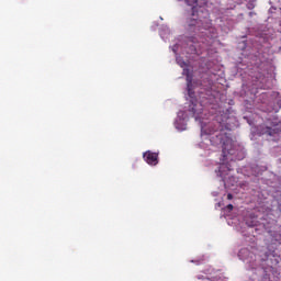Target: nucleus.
Listing matches in <instances>:
<instances>
[{
    "instance_id": "1",
    "label": "nucleus",
    "mask_w": 281,
    "mask_h": 281,
    "mask_svg": "<svg viewBox=\"0 0 281 281\" xmlns=\"http://www.w3.org/2000/svg\"><path fill=\"white\" fill-rule=\"evenodd\" d=\"M209 142L212 146L222 148V159L218 167V170H215L217 177H221L223 183H225L229 172H232V165L229 161H243L246 157L245 147L238 145L229 137L225 131H220L213 134Z\"/></svg>"
},
{
    "instance_id": "2",
    "label": "nucleus",
    "mask_w": 281,
    "mask_h": 281,
    "mask_svg": "<svg viewBox=\"0 0 281 281\" xmlns=\"http://www.w3.org/2000/svg\"><path fill=\"white\" fill-rule=\"evenodd\" d=\"M198 1L199 0H186V3L192 8V16H193V21H195L196 25H199L200 23H203V20L201 19V14H203V12H204V14H205L204 27L207 29L212 25V22H210V19H207V16H210V13H207V10H205V9L196 8Z\"/></svg>"
},
{
    "instance_id": "3",
    "label": "nucleus",
    "mask_w": 281,
    "mask_h": 281,
    "mask_svg": "<svg viewBox=\"0 0 281 281\" xmlns=\"http://www.w3.org/2000/svg\"><path fill=\"white\" fill-rule=\"evenodd\" d=\"M261 134L271 137L270 139L272 142H279L281 138V122H279L278 119H274L270 125L262 127Z\"/></svg>"
},
{
    "instance_id": "4",
    "label": "nucleus",
    "mask_w": 281,
    "mask_h": 281,
    "mask_svg": "<svg viewBox=\"0 0 281 281\" xmlns=\"http://www.w3.org/2000/svg\"><path fill=\"white\" fill-rule=\"evenodd\" d=\"M238 258L246 263L247 269H256L258 267L256 252L249 250V248H241L238 252Z\"/></svg>"
},
{
    "instance_id": "5",
    "label": "nucleus",
    "mask_w": 281,
    "mask_h": 281,
    "mask_svg": "<svg viewBox=\"0 0 281 281\" xmlns=\"http://www.w3.org/2000/svg\"><path fill=\"white\" fill-rule=\"evenodd\" d=\"M143 157L149 166H157V164H159V154L157 153L148 150L144 153Z\"/></svg>"
},
{
    "instance_id": "6",
    "label": "nucleus",
    "mask_w": 281,
    "mask_h": 281,
    "mask_svg": "<svg viewBox=\"0 0 281 281\" xmlns=\"http://www.w3.org/2000/svg\"><path fill=\"white\" fill-rule=\"evenodd\" d=\"M183 76H187V90L189 98L194 100V91H192V74L190 72V69H183Z\"/></svg>"
},
{
    "instance_id": "7",
    "label": "nucleus",
    "mask_w": 281,
    "mask_h": 281,
    "mask_svg": "<svg viewBox=\"0 0 281 281\" xmlns=\"http://www.w3.org/2000/svg\"><path fill=\"white\" fill-rule=\"evenodd\" d=\"M259 227H262L266 232L270 234V236H276L273 228L276 227V222L272 220L271 222H262L259 224Z\"/></svg>"
},
{
    "instance_id": "8",
    "label": "nucleus",
    "mask_w": 281,
    "mask_h": 281,
    "mask_svg": "<svg viewBox=\"0 0 281 281\" xmlns=\"http://www.w3.org/2000/svg\"><path fill=\"white\" fill-rule=\"evenodd\" d=\"M245 225L247 227H258V217L256 215H249L244 218Z\"/></svg>"
},
{
    "instance_id": "9",
    "label": "nucleus",
    "mask_w": 281,
    "mask_h": 281,
    "mask_svg": "<svg viewBox=\"0 0 281 281\" xmlns=\"http://www.w3.org/2000/svg\"><path fill=\"white\" fill-rule=\"evenodd\" d=\"M205 259L201 258V259H194V260H191V262H193L194 265H203Z\"/></svg>"
},
{
    "instance_id": "10",
    "label": "nucleus",
    "mask_w": 281,
    "mask_h": 281,
    "mask_svg": "<svg viewBox=\"0 0 281 281\" xmlns=\"http://www.w3.org/2000/svg\"><path fill=\"white\" fill-rule=\"evenodd\" d=\"M198 280H206V281H212V279L204 277V276H198Z\"/></svg>"
},
{
    "instance_id": "11",
    "label": "nucleus",
    "mask_w": 281,
    "mask_h": 281,
    "mask_svg": "<svg viewBox=\"0 0 281 281\" xmlns=\"http://www.w3.org/2000/svg\"><path fill=\"white\" fill-rule=\"evenodd\" d=\"M177 131H186V123H183L181 126H177Z\"/></svg>"
},
{
    "instance_id": "12",
    "label": "nucleus",
    "mask_w": 281,
    "mask_h": 281,
    "mask_svg": "<svg viewBox=\"0 0 281 281\" xmlns=\"http://www.w3.org/2000/svg\"><path fill=\"white\" fill-rule=\"evenodd\" d=\"M247 8H248V10H254V8H256V5L254 3H248Z\"/></svg>"
},
{
    "instance_id": "13",
    "label": "nucleus",
    "mask_w": 281,
    "mask_h": 281,
    "mask_svg": "<svg viewBox=\"0 0 281 281\" xmlns=\"http://www.w3.org/2000/svg\"><path fill=\"white\" fill-rule=\"evenodd\" d=\"M226 210H227L228 212H232V210H234V205L228 204V205L226 206Z\"/></svg>"
},
{
    "instance_id": "14",
    "label": "nucleus",
    "mask_w": 281,
    "mask_h": 281,
    "mask_svg": "<svg viewBox=\"0 0 281 281\" xmlns=\"http://www.w3.org/2000/svg\"><path fill=\"white\" fill-rule=\"evenodd\" d=\"M171 50H172L173 54L177 56V45H173V46L171 47Z\"/></svg>"
},
{
    "instance_id": "15",
    "label": "nucleus",
    "mask_w": 281,
    "mask_h": 281,
    "mask_svg": "<svg viewBox=\"0 0 281 281\" xmlns=\"http://www.w3.org/2000/svg\"><path fill=\"white\" fill-rule=\"evenodd\" d=\"M277 202H278V210H280V212H281V198L278 199Z\"/></svg>"
},
{
    "instance_id": "16",
    "label": "nucleus",
    "mask_w": 281,
    "mask_h": 281,
    "mask_svg": "<svg viewBox=\"0 0 281 281\" xmlns=\"http://www.w3.org/2000/svg\"><path fill=\"white\" fill-rule=\"evenodd\" d=\"M227 199H228V201H232V199H234V195H232V193H228Z\"/></svg>"
},
{
    "instance_id": "17",
    "label": "nucleus",
    "mask_w": 281,
    "mask_h": 281,
    "mask_svg": "<svg viewBox=\"0 0 281 281\" xmlns=\"http://www.w3.org/2000/svg\"><path fill=\"white\" fill-rule=\"evenodd\" d=\"M248 15L251 18V16H256V12L251 11L248 13Z\"/></svg>"
},
{
    "instance_id": "18",
    "label": "nucleus",
    "mask_w": 281,
    "mask_h": 281,
    "mask_svg": "<svg viewBox=\"0 0 281 281\" xmlns=\"http://www.w3.org/2000/svg\"><path fill=\"white\" fill-rule=\"evenodd\" d=\"M221 205H222V203L218 202V203L215 204V207H221Z\"/></svg>"
},
{
    "instance_id": "19",
    "label": "nucleus",
    "mask_w": 281,
    "mask_h": 281,
    "mask_svg": "<svg viewBox=\"0 0 281 281\" xmlns=\"http://www.w3.org/2000/svg\"><path fill=\"white\" fill-rule=\"evenodd\" d=\"M212 195L213 196H218V192H213Z\"/></svg>"
},
{
    "instance_id": "20",
    "label": "nucleus",
    "mask_w": 281,
    "mask_h": 281,
    "mask_svg": "<svg viewBox=\"0 0 281 281\" xmlns=\"http://www.w3.org/2000/svg\"><path fill=\"white\" fill-rule=\"evenodd\" d=\"M204 127H203V123H201V132L203 133Z\"/></svg>"
},
{
    "instance_id": "21",
    "label": "nucleus",
    "mask_w": 281,
    "mask_h": 281,
    "mask_svg": "<svg viewBox=\"0 0 281 281\" xmlns=\"http://www.w3.org/2000/svg\"><path fill=\"white\" fill-rule=\"evenodd\" d=\"M261 98H267V93H262V94H261Z\"/></svg>"
},
{
    "instance_id": "22",
    "label": "nucleus",
    "mask_w": 281,
    "mask_h": 281,
    "mask_svg": "<svg viewBox=\"0 0 281 281\" xmlns=\"http://www.w3.org/2000/svg\"><path fill=\"white\" fill-rule=\"evenodd\" d=\"M255 231H256V232H260V228L257 227V228H255Z\"/></svg>"
},
{
    "instance_id": "23",
    "label": "nucleus",
    "mask_w": 281,
    "mask_h": 281,
    "mask_svg": "<svg viewBox=\"0 0 281 281\" xmlns=\"http://www.w3.org/2000/svg\"><path fill=\"white\" fill-rule=\"evenodd\" d=\"M192 47H193L194 50L196 49V47H194V46H192Z\"/></svg>"
}]
</instances>
